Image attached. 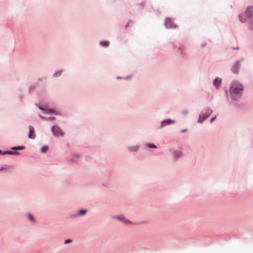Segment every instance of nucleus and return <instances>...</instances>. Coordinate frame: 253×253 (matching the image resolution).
Returning a JSON list of instances; mask_svg holds the SVG:
<instances>
[{
    "mask_svg": "<svg viewBox=\"0 0 253 253\" xmlns=\"http://www.w3.org/2000/svg\"><path fill=\"white\" fill-rule=\"evenodd\" d=\"M243 89L242 84L236 82L233 83L230 89L231 97L235 100L239 98L242 95Z\"/></svg>",
    "mask_w": 253,
    "mask_h": 253,
    "instance_id": "obj_1",
    "label": "nucleus"
},
{
    "mask_svg": "<svg viewBox=\"0 0 253 253\" xmlns=\"http://www.w3.org/2000/svg\"><path fill=\"white\" fill-rule=\"evenodd\" d=\"M252 11L253 7L248 6L245 12L240 15V21L245 22L250 20V23H253V13H252Z\"/></svg>",
    "mask_w": 253,
    "mask_h": 253,
    "instance_id": "obj_2",
    "label": "nucleus"
},
{
    "mask_svg": "<svg viewBox=\"0 0 253 253\" xmlns=\"http://www.w3.org/2000/svg\"><path fill=\"white\" fill-rule=\"evenodd\" d=\"M51 130L54 135L56 136L63 135V132L58 126H53L51 128Z\"/></svg>",
    "mask_w": 253,
    "mask_h": 253,
    "instance_id": "obj_3",
    "label": "nucleus"
},
{
    "mask_svg": "<svg viewBox=\"0 0 253 253\" xmlns=\"http://www.w3.org/2000/svg\"><path fill=\"white\" fill-rule=\"evenodd\" d=\"M211 112H212V110L211 109H209L207 111V114L206 115L203 116L202 115H200L199 119H198V122H199V123L203 122L211 113Z\"/></svg>",
    "mask_w": 253,
    "mask_h": 253,
    "instance_id": "obj_4",
    "label": "nucleus"
},
{
    "mask_svg": "<svg viewBox=\"0 0 253 253\" xmlns=\"http://www.w3.org/2000/svg\"><path fill=\"white\" fill-rule=\"evenodd\" d=\"M165 25L168 28H175L176 27L175 24L173 23L171 19L167 18L165 21Z\"/></svg>",
    "mask_w": 253,
    "mask_h": 253,
    "instance_id": "obj_5",
    "label": "nucleus"
},
{
    "mask_svg": "<svg viewBox=\"0 0 253 253\" xmlns=\"http://www.w3.org/2000/svg\"><path fill=\"white\" fill-rule=\"evenodd\" d=\"M29 134L28 135V137L29 138L34 139L35 137V134L34 132V128L32 126H29Z\"/></svg>",
    "mask_w": 253,
    "mask_h": 253,
    "instance_id": "obj_6",
    "label": "nucleus"
},
{
    "mask_svg": "<svg viewBox=\"0 0 253 253\" xmlns=\"http://www.w3.org/2000/svg\"><path fill=\"white\" fill-rule=\"evenodd\" d=\"M221 79L219 78H216L213 81V84L217 88H219V87L220 86V85L221 84Z\"/></svg>",
    "mask_w": 253,
    "mask_h": 253,
    "instance_id": "obj_7",
    "label": "nucleus"
},
{
    "mask_svg": "<svg viewBox=\"0 0 253 253\" xmlns=\"http://www.w3.org/2000/svg\"><path fill=\"white\" fill-rule=\"evenodd\" d=\"M175 160L182 156V153L180 151H175L173 154Z\"/></svg>",
    "mask_w": 253,
    "mask_h": 253,
    "instance_id": "obj_8",
    "label": "nucleus"
},
{
    "mask_svg": "<svg viewBox=\"0 0 253 253\" xmlns=\"http://www.w3.org/2000/svg\"><path fill=\"white\" fill-rule=\"evenodd\" d=\"M174 123V121H173V120H170V119H168V120H165V121H163V122H162V126H165V125H166V124L168 125V124H171V123Z\"/></svg>",
    "mask_w": 253,
    "mask_h": 253,
    "instance_id": "obj_9",
    "label": "nucleus"
},
{
    "mask_svg": "<svg viewBox=\"0 0 253 253\" xmlns=\"http://www.w3.org/2000/svg\"><path fill=\"white\" fill-rule=\"evenodd\" d=\"M12 150H23L24 149V146H19L17 147H14L11 148Z\"/></svg>",
    "mask_w": 253,
    "mask_h": 253,
    "instance_id": "obj_10",
    "label": "nucleus"
},
{
    "mask_svg": "<svg viewBox=\"0 0 253 253\" xmlns=\"http://www.w3.org/2000/svg\"><path fill=\"white\" fill-rule=\"evenodd\" d=\"M18 152H14V151H6L3 153V154H10V155H15L18 154Z\"/></svg>",
    "mask_w": 253,
    "mask_h": 253,
    "instance_id": "obj_11",
    "label": "nucleus"
},
{
    "mask_svg": "<svg viewBox=\"0 0 253 253\" xmlns=\"http://www.w3.org/2000/svg\"><path fill=\"white\" fill-rule=\"evenodd\" d=\"M48 147L46 146H44L42 147V148L41 149V151L42 153H45L47 151Z\"/></svg>",
    "mask_w": 253,
    "mask_h": 253,
    "instance_id": "obj_12",
    "label": "nucleus"
},
{
    "mask_svg": "<svg viewBox=\"0 0 253 253\" xmlns=\"http://www.w3.org/2000/svg\"><path fill=\"white\" fill-rule=\"evenodd\" d=\"M40 109L41 110H42L44 113H45V114L50 112V111L49 110H45L42 107H40Z\"/></svg>",
    "mask_w": 253,
    "mask_h": 253,
    "instance_id": "obj_13",
    "label": "nucleus"
},
{
    "mask_svg": "<svg viewBox=\"0 0 253 253\" xmlns=\"http://www.w3.org/2000/svg\"><path fill=\"white\" fill-rule=\"evenodd\" d=\"M101 44L104 46H107L109 44V42L106 41H104L101 42Z\"/></svg>",
    "mask_w": 253,
    "mask_h": 253,
    "instance_id": "obj_14",
    "label": "nucleus"
},
{
    "mask_svg": "<svg viewBox=\"0 0 253 253\" xmlns=\"http://www.w3.org/2000/svg\"><path fill=\"white\" fill-rule=\"evenodd\" d=\"M28 217H29V219H30L31 221H32V222H34V218H33V216L32 215V214H30V213H29V214H28Z\"/></svg>",
    "mask_w": 253,
    "mask_h": 253,
    "instance_id": "obj_15",
    "label": "nucleus"
},
{
    "mask_svg": "<svg viewBox=\"0 0 253 253\" xmlns=\"http://www.w3.org/2000/svg\"><path fill=\"white\" fill-rule=\"evenodd\" d=\"M120 220H122L125 223V224H129L130 223V221L128 220H126V219H122V218H120Z\"/></svg>",
    "mask_w": 253,
    "mask_h": 253,
    "instance_id": "obj_16",
    "label": "nucleus"
},
{
    "mask_svg": "<svg viewBox=\"0 0 253 253\" xmlns=\"http://www.w3.org/2000/svg\"><path fill=\"white\" fill-rule=\"evenodd\" d=\"M86 212V210H82L79 211V213L80 214H84Z\"/></svg>",
    "mask_w": 253,
    "mask_h": 253,
    "instance_id": "obj_17",
    "label": "nucleus"
},
{
    "mask_svg": "<svg viewBox=\"0 0 253 253\" xmlns=\"http://www.w3.org/2000/svg\"><path fill=\"white\" fill-rule=\"evenodd\" d=\"M148 147L151 148H156L157 147L154 144H149Z\"/></svg>",
    "mask_w": 253,
    "mask_h": 253,
    "instance_id": "obj_18",
    "label": "nucleus"
},
{
    "mask_svg": "<svg viewBox=\"0 0 253 253\" xmlns=\"http://www.w3.org/2000/svg\"><path fill=\"white\" fill-rule=\"evenodd\" d=\"M71 241L70 240H67L64 241V244H67L68 243H71Z\"/></svg>",
    "mask_w": 253,
    "mask_h": 253,
    "instance_id": "obj_19",
    "label": "nucleus"
},
{
    "mask_svg": "<svg viewBox=\"0 0 253 253\" xmlns=\"http://www.w3.org/2000/svg\"><path fill=\"white\" fill-rule=\"evenodd\" d=\"M215 119V118H213L211 120V123H212Z\"/></svg>",
    "mask_w": 253,
    "mask_h": 253,
    "instance_id": "obj_20",
    "label": "nucleus"
},
{
    "mask_svg": "<svg viewBox=\"0 0 253 253\" xmlns=\"http://www.w3.org/2000/svg\"><path fill=\"white\" fill-rule=\"evenodd\" d=\"M61 75V73L60 72V73H59V74H56V76H59V75Z\"/></svg>",
    "mask_w": 253,
    "mask_h": 253,
    "instance_id": "obj_21",
    "label": "nucleus"
},
{
    "mask_svg": "<svg viewBox=\"0 0 253 253\" xmlns=\"http://www.w3.org/2000/svg\"><path fill=\"white\" fill-rule=\"evenodd\" d=\"M181 131L182 132H185V131H186V129H183V130H182Z\"/></svg>",
    "mask_w": 253,
    "mask_h": 253,
    "instance_id": "obj_22",
    "label": "nucleus"
},
{
    "mask_svg": "<svg viewBox=\"0 0 253 253\" xmlns=\"http://www.w3.org/2000/svg\"><path fill=\"white\" fill-rule=\"evenodd\" d=\"M3 169H5V168H2V169H0V170H3Z\"/></svg>",
    "mask_w": 253,
    "mask_h": 253,
    "instance_id": "obj_23",
    "label": "nucleus"
}]
</instances>
